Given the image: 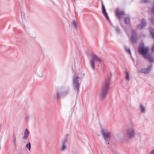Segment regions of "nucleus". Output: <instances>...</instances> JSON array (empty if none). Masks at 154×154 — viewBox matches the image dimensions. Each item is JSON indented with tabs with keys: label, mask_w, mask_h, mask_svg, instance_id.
I'll use <instances>...</instances> for the list:
<instances>
[{
	"label": "nucleus",
	"mask_w": 154,
	"mask_h": 154,
	"mask_svg": "<svg viewBox=\"0 0 154 154\" xmlns=\"http://www.w3.org/2000/svg\"><path fill=\"white\" fill-rule=\"evenodd\" d=\"M146 24V22L145 20L143 19L141 20V24L138 25V27L140 29H142L145 26Z\"/></svg>",
	"instance_id": "obj_14"
},
{
	"label": "nucleus",
	"mask_w": 154,
	"mask_h": 154,
	"mask_svg": "<svg viewBox=\"0 0 154 154\" xmlns=\"http://www.w3.org/2000/svg\"><path fill=\"white\" fill-rule=\"evenodd\" d=\"M29 134V132L27 128L26 129L24 132L23 136V139L26 140L28 138Z\"/></svg>",
	"instance_id": "obj_12"
},
{
	"label": "nucleus",
	"mask_w": 154,
	"mask_h": 154,
	"mask_svg": "<svg viewBox=\"0 0 154 154\" xmlns=\"http://www.w3.org/2000/svg\"><path fill=\"white\" fill-rule=\"evenodd\" d=\"M124 21L126 24H129L130 23V19L128 17H126L124 18Z\"/></svg>",
	"instance_id": "obj_18"
},
{
	"label": "nucleus",
	"mask_w": 154,
	"mask_h": 154,
	"mask_svg": "<svg viewBox=\"0 0 154 154\" xmlns=\"http://www.w3.org/2000/svg\"><path fill=\"white\" fill-rule=\"evenodd\" d=\"M101 7L102 8V13L103 14L105 17L106 18L108 21H109V19L106 11V9L104 6L102 2H101Z\"/></svg>",
	"instance_id": "obj_8"
},
{
	"label": "nucleus",
	"mask_w": 154,
	"mask_h": 154,
	"mask_svg": "<svg viewBox=\"0 0 154 154\" xmlns=\"http://www.w3.org/2000/svg\"><path fill=\"white\" fill-rule=\"evenodd\" d=\"M115 29L117 34H119L120 33V30L119 27H115Z\"/></svg>",
	"instance_id": "obj_21"
},
{
	"label": "nucleus",
	"mask_w": 154,
	"mask_h": 154,
	"mask_svg": "<svg viewBox=\"0 0 154 154\" xmlns=\"http://www.w3.org/2000/svg\"><path fill=\"white\" fill-rule=\"evenodd\" d=\"M149 0H141L140 2L142 3L146 4L149 2Z\"/></svg>",
	"instance_id": "obj_24"
},
{
	"label": "nucleus",
	"mask_w": 154,
	"mask_h": 154,
	"mask_svg": "<svg viewBox=\"0 0 154 154\" xmlns=\"http://www.w3.org/2000/svg\"><path fill=\"white\" fill-rule=\"evenodd\" d=\"M109 23H110V24H111V25L112 26V23L110 21V20H109V21H108Z\"/></svg>",
	"instance_id": "obj_30"
},
{
	"label": "nucleus",
	"mask_w": 154,
	"mask_h": 154,
	"mask_svg": "<svg viewBox=\"0 0 154 154\" xmlns=\"http://www.w3.org/2000/svg\"><path fill=\"white\" fill-rule=\"evenodd\" d=\"M99 63L102 67L104 66L103 60L99 57L94 53L91 54V58L90 60V63L91 68L93 70L95 69V65Z\"/></svg>",
	"instance_id": "obj_2"
},
{
	"label": "nucleus",
	"mask_w": 154,
	"mask_h": 154,
	"mask_svg": "<svg viewBox=\"0 0 154 154\" xmlns=\"http://www.w3.org/2000/svg\"><path fill=\"white\" fill-rule=\"evenodd\" d=\"M101 133L105 142L109 144V140L110 137L109 132L106 129H102Z\"/></svg>",
	"instance_id": "obj_6"
},
{
	"label": "nucleus",
	"mask_w": 154,
	"mask_h": 154,
	"mask_svg": "<svg viewBox=\"0 0 154 154\" xmlns=\"http://www.w3.org/2000/svg\"><path fill=\"white\" fill-rule=\"evenodd\" d=\"M127 51L128 52L130 55H131V51L130 49H128L127 50Z\"/></svg>",
	"instance_id": "obj_27"
},
{
	"label": "nucleus",
	"mask_w": 154,
	"mask_h": 154,
	"mask_svg": "<svg viewBox=\"0 0 154 154\" xmlns=\"http://www.w3.org/2000/svg\"><path fill=\"white\" fill-rule=\"evenodd\" d=\"M25 13L23 12H21V17L23 20H25Z\"/></svg>",
	"instance_id": "obj_23"
},
{
	"label": "nucleus",
	"mask_w": 154,
	"mask_h": 154,
	"mask_svg": "<svg viewBox=\"0 0 154 154\" xmlns=\"http://www.w3.org/2000/svg\"><path fill=\"white\" fill-rule=\"evenodd\" d=\"M76 20H73L72 21V24L74 27L76 29L77 27V25L78 23L76 22Z\"/></svg>",
	"instance_id": "obj_20"
},
{
	"label": "nucleus",
	"mask_w": 154,
	"mask_h": 154,
	"mask_svg": "<svg viewBox=\"0 0 154 154\" xmlns=\"http://www.w3.org/2000/svg\"><path fill=\"white\" fill-rule=\"evenodd\" d=\"M116 14L117 16V18L119 19L120 18V16L124 15L125 14L124 12L123 11H119L118 9H117L116 10Z\"/></svg>",
	"instance_id": "obj_11"
},
{
	"label": "nucleus",
	"mask_w": 154,
	"mask_h": 154,
	"mask_svg": "<svg viewBox=\"0 0 154 154\" xmlns=\"http://www.w3.org/2000/svg\"><path fill=\"white\" fill-rule=\"evenodd\" d=\"M31 145L30 142H28L26 145V148L29 151H30L31 150Z\"/></svg>",
	"instance_id": "obj_19"
},
{
	"label": "nucleus",
	"mask_w": 154,
	"mask_h": 154,
	"mask_svg": "<svg viewBox=\"0 0 154 154\" xmlns=\"http://www.w3.org/2000/svg\"><path fill=\"white\" fill-rule=\"evenodd\" d=\"M13 143H14V144L15 146V148L16 149L17 148V145L16 144V138L15 136H14V137L13 138Z\"/></svg>",
	"instance_id": "obj_22"
},
{
	"label": "nucleus",
	"mask_w": 154,
	"mask_h": 154,
	"mask_svg": "<svg viewBox=\"0 0 154 154\" xmlns=\"http://www.w3.org/2000/svg\"><path fill=\"white\" fill-rule=\"evenodd\" d=\"M67 139L66 138L64 139L62 142V145L60 147V150L61 151H64L66 148V143Z\"/></svg>",
	"instance_id": "obj_10"
},
{
	"label": "nucleus",
	"mask_w": 154,
	"mask_h": 154,
	"mask_svg": "<svg viewBox=\"0 0 154 154\" xmlns=\"http://www.w3.org/2000/svg\"><path fill=\"white\" fill-rule=\"evenodd\" d=\"M150 34L151 35V36L152 37V38H154V32L153 30H150Z\"/></svg>",
	"instance_id": "obj_25"
},
{
	"label": "nucleus",
	"mask_w": 154,
	"mask_h": 154,
	"mask_svg": "<svg viewBox=\"0 0 154 154\" xmlns=\"http://www.w3.org/2000/svg\"><path fill=\"white\" fill-rule=\"evenodd\" d=\"M69 89L67 88L63 92L60 93V96L61 97H63L66 96L69 93Z\"/></svg>",
	"instance_id": "obj_13"
},
{
	"label": "nucleus",
	"mask_w": 154,
	"mask_h": 154,
	"mask_svg": "<svg viewBox=\"0 0 154 154\" xmlns=\"http://www.w3.org/2000/svg\"><path fill=\"white\" fill-rule=\"evenodd\" d=\"M152 65L149 66L146 68H143L140 70V72L144 74H148L149 73L152 68Z\"/></svg>",
	"instance_id": "obj_7"
},
{
	"label": "nucleus",
	"mask_w": 154,
	"mask_h": 154,
	"mask_svg": "<svg viewBox=\"0 0 154 154\" xmlns=\"http://www.w3.org/2000/svg\"><path fill=\"white\" fill-rule=\"evenodd\" d=\"M150 22H151V23L152 24L154 25V18H152L151 19Z\"/></svg>",
	"instance_id": "obj_26"
},
{
	"label": "nucleus",
	"mask_w": 154,
	"mask_h": 154,
	"mask_svg": "<svg viewBox=\"0 0 154 154\" xmlns=\"http://www.w3.org/2000/svg\"><path fill=\"white\" fill-rule=\"evenodd\" d=\"M126 135L130 139H133L136 135V128L134 125H129L126 130Z\"/></svg>",
	"instance_id": "obj_4"
},
{
	"label": "nucleus",
	"mask_w": 154,
	"mask_h": 154,
	"mask_svg": "<svg viewBox=\"0 0 154 154\" xmlns=\"http://www.w3.org/2000/svg\"><path fill=\"white\" fill-rule=\"evenodd\" d=\"M125 78L127 80H129L130 79V74L128 71L125 72Z\"/></svg>",
	"instance_id": "obj_17"
},
{
	"label": "nucleus",
	"mask_w": 154,
	"mask_h": 154,
	"mask_svg": "<svg viewBox=\"0 0 154 154\" xmlns=\"http://www.w3.org/2000/svg\"><path fill=\"white\" fill-rule=\"evenodd\" d=\"M111 78L110 75L107 76L105 78L104 81L102 83L100 93V98L101 100H103L105 98L108 93L110 86Z\"/></svg>",
	"instance_id": "obj_1"
},
{
	"label": "nucleus",
	"mask_w": 154,
	"mask_h": 154,
	"mask_svg": "<svg viewBox=\"0 0 154 154\" xmlns=\"http://www.w3.org/2000/svg\"><path fill=\"white\" fill-rule=\"evenodd\" d=\"M152 51V52L154 51V44L153 45L151 49Z\"/></svg>",
	"instance_id": "obj_28"
},
{
	"label": "nucleus",
	"mask_w": 154,
	"mask_h": 154,
	"mask_svg": "<svg viewBox=\"0 0 154 154\" xmlns=\"http://www.w3.org/2000/svg\"><path fill=\"white\" fill-rule=\"evenodd\" d=\"M80 78L76 75H74L73 77L72 80V85L73 88L74 90L76 91L78 93H79V89L80 87V85L81 83L79 79Z\"/></svg>",
	"instance_id": "obj_5"
},
{
	"label": "nucleus",
	"mask_w": 154,
	"mask_h": 154,
	"mask_svg": "<svg viewBox=\"0 0 154 154\" xmlns=\"http://www.w3.org/2000/svg\"><path fill=\"white\" fill-rule=\"evenodd\" d=\"M150 154H154V150H153L151 152Z\"/></svg>",
	"instance_id": "obj_29"
},
{
	"label": "nucleus",
	"mask_w": 154,
	"mask_h": 154,
	"mask_svg": "<svg viewBox=\"0 0 154 154\" xmlns=\"http://www.w3.org/2000/svg\"><path fill=\"white\" fill-rule=\"evenodd\" d=\"M60 97H61L60 96V93L59 94V93L57 92H56L54 94L53 96V98L54 99H56L59 98Z\"/></svg>",
	"instance_id": "obj_16"
},
{
	"label": "nucleus",
	"mask_w": 154,
	"mask_h": 154,
	"mask_svg": "<svg viewBox=\"0 0 154 154\" xmlns=\"http://www.w3.org/2000/svg\"><path fill=\"white\" fill-rule=\"evenodd\" d=\"M137 32L136 30H133L132 32L131 40L134 43H136L137 42Z\"/></svg>",
	"instance_id": "obj_9"
},
{
	"label": "nucleus",
	"mask_w": 154,
	"mask_h": 154,
	"mask_svg": "<svg viewBox=\"0 0 154 154\" xmlns=\"http://www.w3.org/2000/svg\"><path fill=\"white\" fill-rule=\"evenodd\" d=\"M138 51L139 53L147 60L149 62L151 63L154 62V58L149 54V50L148 48H145L143 45L140 46L139 47Z\"/></svg>",
	"instance_id": "obj_3"
},
{
	"label": "nucleus",
	"mask_w": 154,
	"mask_h": 154,
	"mask_svg": "<svg viewBox=\"0 0 154 154\" xmlns=\"http://www.w3.org/2000/svg\"><path fill=\"white\" fill-rule=\"evenodd\" d=\"M140 109L141 112L143 113H145L146 111L145 107L143 104H140Z\"/></svg>",
	"instance_id": "obj_15"
}]
</instances>
